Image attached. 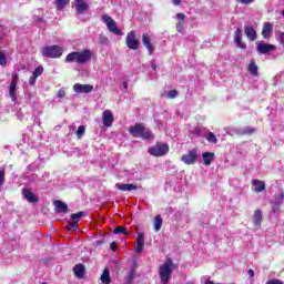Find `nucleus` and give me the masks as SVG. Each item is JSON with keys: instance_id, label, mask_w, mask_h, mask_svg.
<instances>
[{"instance_id": "f3484780", "label": "nucleus", "mask_w": 284, "mask_h": 284, "mask_svg": "<svg viewBox=\"0 0 284 284\" xmlns=\"http://www.w3.org/2000/svg\"><path fill=\"white\" fill-rule=\"evenodd\" d=\"M17 79H19V75L13 74L12 81L9 87V94H10L12 101H14V99H17Z\"/></svg>"}, {"instance_id": "0eeeda50", "label": "nucleus", "mask_w": 284, "mask_h": 284, "mask_svg": "<svg viewBox=\"0 0 284 284\" xmlns=\"http://www.w3.org/2000/svg\"><path fill=\"white\" fill-rule=\"evenodd\" d=\"M197 159H199V151L196 149H192L186 154L182 155L181 161H183L185 165H194Z\"/></svg>"}, {"instance_id": "a211bd4d", "label": "nucleus", "mask_w": 284, "mask_h": 284, "mask_svg": "<svg viewBox=\"0 0 284 284\" xmlns=\"http://www.w3.org/2000/svg\"><path fill=\"white\" fill-rule=\"evenodd\" d=\"M254 132H256V129L253 126H243V128L235 129V134H239L240 136L254 134Z\"/></svg>"}, {"instance_id": "6e6d98bb", "label": "nucleus", "mask_w": 284, "mask_h": 284, "mask_svg": "<svg viewBox=\"0 0 284 284\" xmlns=\"http://www.w3.org/2000/svg\"><path fill=\"white\" fill-rule=\"evenodd\" d=\"M151 68H152V70H156V64L152 63Z\"/></svg>"}, {"instance_id": "09e8293b", "label": "nucleus", "mask_w": 284, "mask_h": 284, "mask_svg": "<svg viewBox=\"0 0 284 284\" xmlns=\"http://www.w3.org/2000/svg\"><path fill=\"white\" fill-rule=\"evenodd\" d=\"M110 250H112V252H114V250H116V242H112L110 244Z\"/></svg>"}, {"instance_id": "b1692460", "label": "nucleus", "mask_w": 284, "mask_h": 284, "mask_svg": "<svg viewBox=\"0 0 284 284\" xmlns=\"http://www.w3.org/2000/svg\"><path fill=\"white\" fill-rule=\"evenodd\" d=\"M116 190H120L121 192H132L134 190H138V186L135 184H115Z\"/></svg>"}, {"instance_id": "c85d7f7f", "label": "nucleus", "mask_w": 284, "mask_h": 284, "mask_svg": "<svg viewBox=\"0 0 284 284\" xmlns=\"http://www.w3.org/2000/svg\"><path fill=\"white\" fill-rule=\"evenodd\" d=\"M253 186H254V192H263L265 191V182L261 180H253Z\"/></svg>"}, {"instance_id": "37998d69", "label": "nucleus", "mask_w": 284, "mask_h": 284, "mask_svg": "<svg viewBox=\"0 0 284 284\" xmlns=\"http://www.w3.org/2000/svg\"><path fill=\"white\" fill-rule=\"evenodd\" d=\"M136 275V270L134 268H131L128 276H126V280L129 281H134V276Z\"/></svg>"}, {"instance_id": "de8ad7c7", "label": "nucleus", "mask_w": 284, "mask_h": 284, "mask_svg": "<svg viewBox=\"0 0 284 284\" xmlns=\"http://www.w3.org/2000/svg\"><path fill=\"white\" fill-rule=\"evenodd\" d=\"M239 3H243L244 6H250V3H254V0H237Z\"/></svg>"}, {"instance_id": "3c124183", "label": "nucleus", "mask_w": 284, "mask_h": 284, "mask_svg": "<svg viewBox=\"0 0 284 284\" xmlns=\"http://www.w3.org/2000/svg\"><path fill=\"white\" fill-rule=\"evenodd\" d=\"M122 90L128 91V82H122Z\"/></svg>"}, {"instance_id": "864d4df0", "label": "nucleus", "mask_w": 284, "mask_h": 284, "mask_svg": "<svg viewBox=\"0 0 284 284\" xmlns=\"http://www.w3.org/2000/svg\"><path fill=\"white\" fill-rule=\"evenodd\" d=\"M204 284H214V282L212 280H206Z\"/></svg>"}, {"instance_id": "c9c22d12", "label": "nucleus", "mask_w": 284, "mask_h": 284, "mask_svg": "<svg viewBox=\"0 0 284 284\" xmlns=\"http://www.w3.org/2000/svg\"><path fill=\"white\" fill-rule=\"evenodd\" d=\"M206 141H209V143H219V140L216 139V135L212 132L207 133Z\"/></svg>"}, {"instance_id": "f257e3e1", "label": "nucleus", "mask_w": 284, "mask_h": 284, "mask_svg": "<svg viewBox=\"0 0 284 284\" xmlns=\"http://www.w3.org/2000/svg\"><path fill=\"white\" fill-rule=\"evenodd\" d=\"M93 52L90 49L82 51H72L69 53L64 61L65 63H77L78 65H88L92 61Z\"/></svg>"}, {"instance_id": "49530a36", "label": "nucleus", "mask_w": 284, "mask_h": 284, "mask_svg": "<svg viewBox=\"0 0 284 284\" xmlns=\"http://www.w3.org/2000/svg\"><path fill=\"white\" fill-rule=\"evenodd\" d=\"M37 75H31L30 79H29V85H34V83H37Z\"/></svg>"}, {"instance_id": "c03bdc74", "label": "nucleus", "mask_w": 284, "mask_h": 284, "mask_svg": "<svg viewBox=\"0 0 284 284\" xmlns=\"http://www.w3.org/2000/svg\"><path fill=\"white\" fill-rule=\"evenodd\" d=\"M63 97H65V89L61 88L58 91V99H63Z\"/></svg>"}, {"instance_id": "58836bf2", "label": "nucleus", "mask_w": 284, "mask_h": 284, "mask_svg": "<svg viewBox=\"0 0 284 284\" xmlns=\"http://www.w3.org/2000/svg\"><path fill=\"white\" fill-rule=\"evenodd\" d=\"M276 39H277L278 43H281V45H284V32L283 31H278L276 33Z\"/></svg>"}, {"instance_id": "aec40b11", "label": "nucleus", "mask_w": 284, "mask_h": 284, "mask_svg": "<svg viewBox=\"0 0 284 284\" xmlns=\"http://www.w3.org/2000/svg\"><path fill=\"white\" fill-rule=\"evenodd\" d=\"M178 19V23H176V30L178 32H180L181 34H183V30H185V14L183 13H178L176 16Z\"/></svg>"}, {"instance_id": "4be33fe9", "label": "nucleus", "mask_w": 284, "mask_h": 284, "mask_svg": "<svg viewBox=\"0 0 284 284\" xmlns=\"http://www.w3.org/2000/svg\"><path fill=\"white\" fill-rule=\"evenodd\" d=\"M142 43L149 51V54H152L154 52V45H152V42L150 40V36L148 33L142 34Z\"/></svg>"}, {"instance_id": "603ef678", "label": "nucleus", "mask_w": 284, "mask_h": 284, "mask_svg": "<svg viewBox=\"0 0 284 284\" xmlns=\"http://www.w3.org/2000/svg\"><path fill=\"white\" fill-rule=\"evenodd\" d=\"M173 6H181V0H172Z\"/></svg>"}, {"instance_id": "2eb2a0df", "label": "nucleus", "mask_w": 284, "mask_h": 284, "mask_svg": "<svg viewBox=\"0 0 284 284\" xmlns=\"http://www.w3.org/2000/svg\"><path fill=\"white\" fill-rule=\"evenodd\" d=\"M22 196L28 203H39V196H37L30 189H22Z\"/></svg>"}, {"instance_id": "1a4fd4ad", "label": "nucleus", "mask_w": 284, "mask_h": 284, "mask_svg": "<svg viewBox=\"0 0 284 284\" xmlns=\"http://www.w3.org/2000/svg\"><path fill=\"white\" fill-rule=\"evenodd\" d=\"M125 43L130 48V50H139L140 42L136 39V32H129L126 36Z\"/></svg>"}, {"instance_id": "4468645a", "label": "nucleus", "mask_w": 284, "mask_h": 284, "mask_svg": "<svg viewBox=\"0 0 284 284\" xmlns=\"http://www.w3.org/2000/svg\"><path fill=\"white\" fill-rule=\"evenodd\" d=\"M234 39V43L236 45V48H240L241 50H245V43H243V41H241L243 39V30H241V28L236 29L233 36Z\"/></svg>"}, {"instance_id": "9d476101", "label": "nucleus", "mask_w": 284, "mask_h": 284, "mask_svg": "<svg viewBox=\"0 0 284 284\" xmlns=\"http://www.w3.org/2000/svg\"><path fill=\"white\" fill-rule=\"evenodd\" d=\"M256 50L260 54H270L276 50V45L265 42H256Z\"/></svg>"}, {"instance_id": "412c9836", "label": "nucleus", "mask_w": 284, "mask_h": 284, "mask_svg": "<svg viewBox=\"0 0 284 284\" xmlns=\"http://www.w3.org/2000/svg\"><path fill=\"white\" fill-rule=\"evenodd\" d=\"M244 32L248 41H256V29L252 26H245Z\"/></svg>"}, {"instance_id": "393cba45", "label": "nucleus", "mask_w": 284, "mask_h": 284, "mask_svg": "<svg viewBox=\"0 0 284 284\" xmlns=\"http://www.w3.org/2000/svg\"><path fill=\"white\" fill-rule=\"evenodd\" d=\"M274 30V27L270 22H265L262 30V36L264 39H270V34H272V31Z\"/></svg>"}, {"instance_id": "39448f33", "label": "nucleus", "mask_w": 284, "mask_h": 284, "mask_svg": "<svg viewBox=\"0 0 284 284\" xmlns=\"http://www.w3.org/2000/svg\"><path fill=\"white\" fill-rule=\"evenodd\" d=\"M101 19L103 23H105L109 32H112V34H115L116 37H123V31L119 29V27L116 26V21H114L112 17L104 14Z\"/></svg>"}, {"instance_id": "7ed1b4c3", "label": "nucleus", "mask_w": 284, "mask_h": 284, "mask_svg": "<svg viewBox=\"0 0 284 284\" xmlns=\"http://www.w3.org/2000/svg\"><path fill=\"white\" fill-rule=\"evenodd\" d=\"M174 272V262L171 258H168L166 262L159 267V274L161 278V283L168 284L170 283V278H172V273Z\"/></svg>"}, {"instance_id": "a19ab883", "label": "nucleus", "mask_w": 284, "mask_h": 284, "mask_svg": "<svg viewBox=\"0 0 284 284\" xmlns=\"http://www.w3.org/2000/svg\"><path fill=\"white\" fill-rule=\"evenodd\" d=\"M168 99H176L179 97V92L176 90H171L166 94Z\"/></svg>"}, {"instance_id": "6e6552de", "label": "nucleus", "mask_w": 284, "mask_h": 284, "mask_svg": "<svg viewBox=\"0 0 284 284\" xmlns=\"http://www.w3.org/2000/svg\"><path fill=\"white\" fill-rule=\"evenodd\" d=\"M82 216H85V212L83 211L71 214L72 222H69V224L67 225V230L69 231L79 230V219H82Z\"/></svg>"}, {"instance_id": "79ce46f5", "label": "nucleus", "mask_w": 284, "mask_h": 284, "mask_svg": "<svg viewBox=\"0 0 284 284\" xmlns=\"http://www.w3.org/2000/svg\"><path fill=\"white\" fill-rule=\"evenodd\" d=\"M114 234H128V230H125V227L122 226H118L116 229H114Z\"/></svg>"}, {"instance_id": "bb28decb", "label": "nucleus", "mask_w": 284, "mask_h": 284, "mask_svg": "<svg viewBox=\"0 0 284 284\" xmlns=\"http://www.w3.org/2000/svg\"><path fill=\"white\" fill-rule=\"evenodd\" d=\"M54 205H55V211L58 212V214H65V212H68V204H65V202L55 201Z\"/></svg>"}, {"instance_id": "a878e982", "label": "nucleus", "mask_w": 284, "mask_h": 284, "mask_svg": "<svg viewBox=\"0 0 284 284\" xmlns=\"http://www.w3.org/2000/svg\"><path fill=\"white\" fill-rule=\"evenodd\" d=\"M73 272L77 278H83V276H85V266H83V264H77L73 267Z\"/></svg>"}, {"instance_id": "dca6fc26", "label": "nucleus", "mask_w": 284, "mask_h": 284, "mask_svg": "<svg viewBox=\"0 0 284 284\" xmlns=\"http://www.w3.org/2000/svg\"><path fill=\"white\" fill-rule=\"evenodd\" d=\"M284 201V192H280L278 195H274L271 200V203L273 204V212H278V207L283 205Z\"/></svg>"}, {"instance_id": "f03ea898", "label": "nucleus", "mask_w": 284, "mask_h": 284, "mask_svg": "<svg viewBox=\"0 0 284 284\" xmlns=\"http://www.w3.org/2000/svg\"><path fill=\"white\" fill-rule=\"evenodd\" d=\"M129 132L131 136H134L135 139H143V141H153L154 139V133L141 123H135L130 126Z\"/></svg>"}, {"instance_id": "e433bc0d", "label": "nucleus", "mask_w": 284, "mask_h": 284, "mask_svg": "<svg viewBox=\"0 0 284 284\" xmlns=\"http://www.w3.org/2000/svg\"><path fill=\"white\" fill-rule=\"evenodd\" d=\"M84 134H85V126L84 125H80L78 128V131H77L78 139H83Z\"/></svg>"}, {"instance_id": "c756f323", "label": "nucleus", "mask_w": 284, "mask_h": 284, "mask_svg": "<svg viewBox=\"0 0 284 284\" xmlns=\"http://www.w3.org/2000/svg\"><path fill=\"white\" fill-rule=\"evenodd\" d=\"M162 226H163V219L161 217V215H156L153 221L154 232H160Z\"/></svg>"}, {"instance_id": "4c0bfd02", "label": "nucleus", "mask_w": 284, "mask_h": 284, "mask_svg": "<svg viewBox=\"0 0 284 284\" xmlns=\"http://www.w3.org/2000/svg\"><path fill=\"white\" fill-rule=\"evenodd\" d=\"M0 65H8V58H6V53L0 51Z\"/></svg>"}, {"instance_id": "473e14b6", "label": "nucleus", "mask_w": 284, "mask_h": 284, "mask_svg": "<svg viewBox=\"0 0 284 284\" xmlns=\"http://www.w3.org/2000/svg\"><path fill=\"white\" fill-rule=\"evenodd\" d=\"M70 3V0H55L57 10H65V6Z\"/></svg>"}, {"instance_id": "f704fd0d", "label": "nucleus", "mask_w": 284, "mask_h": 284, "mask_svg": "<svg viewBox=\"0 0 284 284\" xmlns=\"http://www.w3.org/2000/svg\"><path fill=\"white\" fill-rule=\"evenodd\" d=\"M190 134H192V136H201V128L199 126L190 128Z\"/></svg>"}, {"instance_id": "5fc2aeb1", "label": "nucleus", "mask_w": 284, "mask_h": 284, "mask_svg": "<svg viewBox=\"0 0 284 284\" xmlns=\"http://www.w3.org/2000/svg\"><path fill=\"white\" fill-rule=\"evenodd\" d=\"M132 282H133L132 280H128V278H126L125 282H124V284H132Z\"/></svg>"}, {"instance_id": "ea45409f", "label": "nucleus", "mask_w": 284, "mask_h": 284, "mask_svg": "<svg viewBox=\"0 0 284 284\" xmlns=\"http://www.w3.org/2000/svg\"><path fill=\"white\" fill-rule=\"evenodd\" d=\"M43 74V67H38L34 71H33V75L36 78L39 79V77H41Z\"/></svg>"}, {"instance_id": "20e7f679", "label": "nucleus", "mask_w": 284, "mask_h": 284, "mask_svg": "<svg viewBox=\"0 0 284 284\" xmlns=\"http://www.w3.org/2000/svg\"><path fill=\"white\" fill-rule=\"evenodd\" d=\"M42 57L47 59H59L63 57V49L57 44L42 48Z\"/></svg>"}, {"instance_id": "7c9ffc66", "label": "nucleus", "mask_w": 284, "mask_h": 284, "mask_svg": "<svg viewBox=\"0 0 284 284\" xmlns=\"http://www.w3.org/2000/svg\"><path fill=\"white\" fill-rule=\"evenodd\" d=\"M100 281H101V283H103V284H110V283H112V280L110 278V270L104 268V271H103V273H102V275H101V277H100Z\"/></svg>"}, {"instance_id": "cd10ccee", "label": "nucleus", "mask_w": 284, "mask_h": 284, "mask_svg": "<svg viewBox=\"0 0 284 284\" xmlns=\"http://www.w3.org/2000/svg\"><path fill=\"white\" fill-rule=\"evenodd\" d=\"M204 165H212V161H214V153L205 152L202 154Z\"/></svg>"}, {"instance_id": "72a5a7b5", "label": "nucleus", "mask_w": 284, "mask_h": 284, "mask_svg": "<svg viewBox=\"0 0 284 284\" xmlns=\"http://www.w3.org/2000/svg\"><path fill=\"white\" fill-rule=\"evenodd\" d=\"M6 184V169L0 168V187Z\"/></svg>"}, {"instance_id": "ddd939ff", "label": "nucleus", "mask_w": 284, "mask_h": 284, "mask_svg": "<svg viewBox=\"0 0 284 284\" xmlns=\"http://www.w3.org/2000/svg\"><path fill=\"white\" fill-rule=\"evenodd\" d=\"M102 123L104 128H112V124L114 123V114L110 110L103 111Z\"/></svg>"}, {"instance_id": "4d7b16f0", "label": "nucleus", "mask_w": 284, "mask_h": 284, "mask_svg": "<svg viewBox=\"0 0 284 284\" xmlns=\"http://www.w3.org/2000/svg\"><path fill=\"white\" fill-rule=\"evenodd\" d=\"M18 119H22L23 115L21 113H17Z\"/></svg>"}, {"instance_id": "423d86ee", "label": "nucleus", "mask_w": 284, "mask_h": 284, "mask_svg": "<svg viewBox=\"0 0 284 284\" xmlns=\"http://www.w3.org/2000/svg\"><path fill=\"white\" fill-rule=\"evenodd\" d=\"M148 152L151 154V156H165V154L170 152V145L166 143H156L155 145L149 148Z\"/></svg>"}, {"instance_id": "a18cd8bd", "label": "nucleus", "mask_w": 284, "mask_h": 284, "mask_svg": "<svg viewBox=\"0 0 284 284\" xmlns=\"http://www.w3.org/2000/svg\"><path fill=\"white\" fill-rule=\"evenodd\" d=\"M266 284H284V283H283V281H281V280L274 278V280H268V281L266 282Z\"/></svg>"}, {"instance_id": "f8f14e48", "label": "nucleus", "mask_w": 284, "mask_h": 284, "mask_svg": "<svg viewBox=\"0 0 284 284\" xmlns=\"http://www.w3.org/2000/svg\"><path fill=\"white\" fill-rule=\"evenodd\" d=\"M74 8L77 14H85L90 10V6L85 2V0H74Z\"/></svg>"}, {"instance_id": "9b49d317", "label": "nucleus", "mask_w": 284, "mask_h": 284, "mask_svg": "<svg viewBox=\"0 0 284 284\" xmlns=\"http://www.w3.org/2000/svg\"><path fill=\"white\" fill-rule=\"evenodd\" d=\"M94 90V87L91 84H81V83H75L73 85V91L77 94H90Z\"/></svg>"}, {"instance_id": "8fccbe9b", "label": "nucleus", "mask_w": 284, "mask_h": 284, "mask_svg": "<svg viewBox=\"0 0 284 284\" xmlns=\"http://www.w3.org/2000/svg\"><path fill=\"white\" fill-rule=\"evenodd\" d=\"M247 274H248L250 278H254V270L250 268L247 271Z\"/></svg>"}, {"instance_id": "5701e85b", "label": "nucleus", "mask_w": 284, "mask_h": 284, "mask_svg": "<svg viewBox=\"0 0 284 284\" xmlns=\"http://www.w3.org/2000/svg\"><path fill=\"white\" fill-rule=\"evenodd\" d=\"M263 221V213L261 210H256L253 215V225L255 230H258L261 227V222Z\"/></svg>"}, {"instance_id": "2f4dec72", "label": "nucleus", "mask_w": 284, "mask_h": 284, "mask_svg": "<svg viewBox=\"0 0 284 284\" xmlns=\"http://www.w3.org/2000/svg\"><path fill=\"white\" fill-rule=\"evenodd\" d=\"M248 72H251L253 77H258V67L254 60L248 64Z\"/></svg>"}, {"instance_id": "6ab92c4d", "label": "nucleus", "mask_w": 284, "mask_h": 284, "mask_svg": "<svg viewBox=\"0 0 284 284\" xmlns=\"http://www.w3.org/2000/svg\"><path fill=\"white\" fill-rule=\"evenodd\" d=\"M144 246H145V236L143 235V233H139L136 237V247H135L136 254H141L143 252Z\"/></svg>"}]
</instances>
